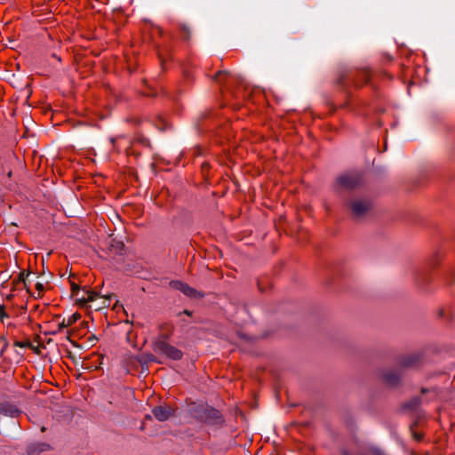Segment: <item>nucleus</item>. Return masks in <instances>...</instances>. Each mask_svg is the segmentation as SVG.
<instances>
[{
    "label": "nucleus",
    "mask_w": 455,
    "mask_h": 455,
    "mask_svg": "<svg viewBox=\"0 0 455 455\" xmlns=\"http://www.w3.org/2000/svg\"><path fill=\"white\" fill-rule=\"evenodd\" d=\"M72 296L75 300L81 306L85 307L91 302L96 301L98 299L102 297L96 291L80 288L76 284L72 285ZM106 298H103L102 305L98 307H106Z\"/></svg>",
    "instance_id": "obj_1"
},
{
    "label": "nucleus",
    "mask_w": 455,
    "mask_h": 455,
    "mask_svg": "<svg viewBox=\"0 0 455 455\" xmlns=\"http://www.w3.org/2000/svg\"><path fill=\"white\" fill-rule=\"evenodd\" d=\"M153 349L156 353L163 355L172 360H180L183 355V353L180 349L162 339L156 340L154 343Z\"/></svg>",
    "instance_id": "obj_2"
},
{
    "label": "nucleus",
    "mask_w": 455,
    "mask_h": 455,
    "mask_svg": "<svg viewBox=\"0 0 455 455\" xmlns=\"http://www.w3.org/2000/svg\"><path fill=\"white\" fill-rule=\"evenodd\" d=\"M362 178L357 172L345 173L338 178V184L345 189H352L361 183Z\"/></svg>",
    "instance_id": "obj_3"
},
{
    "label": "nucleus",
    "mask_w": 455,
    "mask_h": 455,
    "mask_svg": "<svg viewBox=\"0 0 455 455\" xmlns=\"http://www.w3.org/2000/svg\"><path fill=\"white\" fill-rule=\"evenodd\" d=\"M371 204L366 199H354L350 203V210L355 218L363 217L370 209Z\"/></svg>",
    "instance_id": "obj_4"
},
{
    "label": "nucleus",
    "mask_w": 455,
    "mask_h": 455,
    "mask_svg": "<svg viewBox=\"0 0 455 455\" xmlns=\"http://www.w3.org/2000/svg\"><path fill=\"white\" fill-rule=\"evenodd\" d=\"M171 286L176 290L180 291L188 297L196 298L200 295L195 289L180 281L171 282Z\"/></svg>",
    "instance_id": "obj_5"
},
{
    "label": "nucleus",
    "mask_w": 455,
    "mask_h": 455,
    "mask_svg": "<svg viewBox=\"0 0 455 455\" xmlns=\"http://www.w3.org/2000/svg\"><path fill=\"white\" fill-rule=\"evenodd\" d=\"M152 413L159 421H165L171 417L172 409L167 406H157L152 410Z\"/></svg>",
    "instance_id": "obj_6"
},
{
    "label": "nucleus",
    "mask_w": 455,
    "mask_h": 455,
    "mask_svg": "<svg viewBox=\"0 0 455 455\" xmlns=\"http://www.w3.org/2000/svg\"><path fill=\"white\" fill-rule=\"evenodd\" d=\"M0 413L4 416L15 418L19 416L20 411L14 404L5 403L0 404Z\"/></svg>",
    "instance_id": "obj_7"
},
{
    "label": "nucleus",
    "mask_w": 455,
    "mask_h": 455,
    "mask_svg": "<svg viewBox=\"0 0 455 455\" xmlns=\"http://www.w3.org/2000/svg\"><path fill=\"white\" fill-rule=\"evenodd\" d=\"M384 379L388 385L395 386L400 379V374L397 371L387 372L384 375Z\"/></svg>",
    "instance_id": "obj_8"
},
{
    "label": "nucleus",
    "mask_w": 455,
    "mask_h": 455,
    "mask_svg": "<svg viewBox=\"0 0 455 455\" xmlns=\"http://www.w3.org/2000/svg\"><path fill=\"white\" fill-rule=\"evenodd\" d=\"M222 76H225V77L227 79H229V78L232 77L231 74H229L228 72H227V71H220V72L217 73L215 79L218 82H222V79H221Z\"/></svg>",
    "instance_id": "obj_9"
},
{
    "label": "nucleus",
    "mask_w": 455,
    "mask_h": 455,
    "mask_svg": "<svg viewBox=\"0 0 455 455\" xmlns=\"http://www.w3.org/2000/svg\"><path fill=\"white\" fill-rule=\"evenodd\" d=\"M9 319V315L4 311V307H0V320L3 323H5L6 320Z\"/></svg>",
    "instance_id": "obj_10"
},
{
    "label": "nucleus",
    "mask_w": 455,
    "mask_h": 455,
    "mask_svg": "<svg viewBox=\"0 0 455 455\" xmlns=\"http://www.w3.org/2000/svg\"><path fill=\"white\" fill-rule=\"evenodd\" d=\"M415 438L418 439V440H420L421 436L419 435L415 434Z\"/></svg>",
    "instance_id": "obj_11"
},
{
    "label": "nucleus",
    "mask_w": 455,
    "mask_h": 455,
    "mask_svg": "<svg viewBox=\"0 0 455 455\" xmlns=\"http://www.w3.org/2000/svg\"><path fill=\"white\" fill-rule=\"evenodd\" d=\"M36 286H37L38 289H41L42 284L37 283Z\"/></svg>",
    "instance_id": "obj_12"
}]
</instances>
